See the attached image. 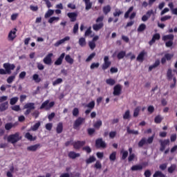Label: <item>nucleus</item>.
Here are the masks:
<instances>
[{
  "mask_svg": "<svg viewBox=\"0 0 177 177\" xmlns=\"http://www.w3.org/2000/svg\"><path fill=\"white\" fill-rule=\"evenodd\" d=\"M3 68H0V75H6V74H12V70L16 68L15 64L4 63L3 64Z\"/></svg>",
  "mask_w": 177,
  "mask_h": 177,
  "instance_id": "nucleus-1",
  "label": "nucleus"
},
{
  "mask_svg": "<svg viewBox=\"0 0 177 177\" xmlns=\"http://www.w3.org/2000/svg\"><path fill=\"white\" fill-rule=\"evenodd\" d=\"M22 137L20 136V133L17 132L14 134H10L7 138V141L8 143H12V145H15L17 143L19 140H21Z\"/></svg>",
  "mask_w": 177,
  "mask_h": 177,
  "instance_id": "nucleus-2",
  "label": "nucleus"
},
{
  "mask_svg": "<svg viewBox=\"0 0 177 177\" xmlns=\"http://www.w3.org/2000/svg\"><path fill=\"white\" fill-rule=\"evenodd\" d=\"M103 20H104V17L100 16L97 18L95 20L96 23L99 24H95L93 25V29L94 31H99L100 30H102L103 27H104V24L103 23Z\"/></svg>",
  "mask_w": 177,
  "mask_h": 177,
  "instance_id": "nucleus-3",
  "label": "nucleus"
},
{
  "mask_svg": "<svg viewBox=\"0 0 177 177\" xmlns=\"http://www.w3.org/2000/svg\"><path fill=\"white\" fill-rule=\"evenodd\" d=\"M155 134L152 136L149 137L147 140L146 138H142L138 142V147H142L145 145H151L154 140Z\"/></svg>",
  "mask_w": 177,
  "mask_h": 177,
  "instance_id": "nucleus-4",
  "label": "nucleus"
},
{
  "mask_svg": "<svg viewBox=\"0 0 177 177\" xmlns=\"http://www.w3.org/2000/svg\"><path fill=\"white\" fill-rule=\"evenodd\" d=\"M55 106V102H49V100L44 101L39 107L40 110H46V111H49L50 109H52Z\"/></svg>",
  "mask_w": 177,
  "mask_h": 177,
  "instance_id": "nucleus-5",
  "label": "nucleus"
},
{
  "mask_svg": "<svg viewBox=\"0 0 177 177\" xmlns=\"http://www.w3.org/2000/svg\"><path fill=\"white\" fill-rule=\"evenodd\" d=\"M24 109H26V111L24 112V115H28L32 110H35V103L28 102L24 106Z\"/></svg>",
  "mask_w": 177,
  "mask_h": 177,
  "instance_id": "nucleus-6",
  "label": "nucleus"
},
{
  "mask_svg": "<svg viewBox=\"0 0 177 177\" xmlns=\"http://www.w3.org/2000/svg\"><path fill=\"white\" fill-rule=\"evenodd\" d=\"M95 147L97 149H106L107 145L103 141V138H98L95 140Z\"/></svg>",
  "mask_w": 177,
  "mask_h": 177,
  "instance_id": "nucleus-7",
  "label": "nucleus"
},
{
  "mask_svg": "<svg viewBox=\"0 0 177 177\" xmlns=\"http://www.w3.org/2000/svg\"><path fill=\"white\" fill-rule=\"evenodd\" d=\"M84 122H85V118H78L73 124V129H78Z\"/></svg>",
  "mask_w": 177,
  "mask_h": 177,
  "instance_id": "nucleus-8",
  "label": "nucleus"
},
{
  "mask_svg": "<svg viewBox=\"0 0 177 177\" xmlns=\"http://www.w3.org/2000/svg\"><path fill=\"white\" fill-rule=\"evenodd\" d=\"M122 92V86L121 84H118L113 87V94L114 96H120Z\"/></svg>",
  "mask_w": 177,
  "mask_h": 177,
  "instance_id": "nucleus-9",
  "label": "nucleus"
},
{
  "mask_svg": "<svg viewBox=\"0 0 177 177\" xmlns=\"http://www.w3.org/2000/svg\"><path fill=\"white\" fill-rule=\"evenodd\" d=\"M110 66H111L110 59L109 58V56H105L104 57V63L102 65V69L104 71L107 70Z\"/></svg>",
  "mask_w": 177,
  "mask_h": 177,
  "instance_id": "nucleus-10",
  "label": "nucleus"
},
{
  "mask_svg": "<svg viewBox=\"0 0 177 177\" xmlns=\"http://www.w3.org/2000/svg\"><path fill=\"white\" fill-rule=\"evenodd\" d=\"M85 141H75L72 143V145L73 146V148L75 150H80V149H81V147H83V146H85Z\"/></svg>",
  "mask_w": 177,
  "mask_h": 177,
  "instance_id": "nucleus-11",
  "label": "nucleus"
},
{
  "mask_svg": "<svg viewBox=\"0 0 177 177\" xmlns=\"http://www.w3.org/2000/svg\"><path fill=\"white\" fill-rule=\"evenodd\" d=\"M53 56V53H48L43 59L44 64L47 66H50L52 64V57Z\"/></svg>",
  "mask_w": 177,
  "mask_h": 177,
  "instance_id": "nucleus-12",
  "label": "nucleus"
},
{
  "mask_svg": "<svg viewBox=\"0 0 177 177\" xmlns=\"http://www.w3.org/2000/svg\"><path fill=\"white\" fill-rule=\"evenodd\" d=\"M159 142L160 144V151H164L165 150V147H167V145H169V139L167 140H160Z\"/></svg>",
  "mask_w": 177,
  "mask_h": 177,
  "instance_id": "nucleus-13",
  "label": "nucleus"
},
{
  "mask_svg": "<svg viewBox=\"0 0 177 177\" xmlns=\"http://www.w3.org/2000/svg\"><path fill=\"white\" fill-rule=\"evenodd\" d=\"M66 56V53H62L60 56L54 62L55 66H62L63 64V60Z\"/></svg>",
  "mask_w": 177,
  "mask_h": 177,
  "instance_id": "nucleus-14",
  "label": "nucleus"
},
{
  "mask_svg": "<svg viewBox=\"0 0 177 177\" xmlns=\"http://www.w3.org/2000/svg\"><path fill=\"white\" fill-rule=\"evenodd\" d=\"M16 31H17V29L14 28V30H10L8 34V41H15V39L16 38Z\"/></svg>",
  "mask_w": 177,
  "mask_h": 177,
  "instance_id": "nucleus-15",
  "label": "nucleus"
},
{
  "mask_svg": "<svg viewBox=\"0 0 177 177\" xmlns=\"http://www.w3.org/2000/svg\"><path fill=\"white\" fill-rule=\"evenodd\" d=\"M66 41H70V37L66 36L64 39L57 41V42H55L54 44V46L57 48L58 46H60V45H62V44H64V42H66Z\"/></svg>",
  "mask_w": 177,
  "mask_h": 177,
  "instance_id": "nucleus-16",
  "label": "nucleus"
},
{
  "mask_svg": "<svg viewBox=\"0 0 177 177\" xmlns=\"http://www.w3.org/2000/svg\"><path fill=\"white\" fill-rule=\"evenodd\" d=\"M68 17L71 19V21L74 22L77 20V17H78V14L77 12H68L67 14Z\"/></svg>",
  "mask_w": 177,
  "mask_h": 177,
  "instance_id": "nucleus-17",
  "label": "nucleus"
},
{
  "mask_svg": "<svg viewBox=\"0 0 177 177\" xmlns=\"http://www.w3.org/2000/svg\"><path fill=\"white\" fill-rule=\"evenodd\" d=\"M41 147V144H36L27 147L28 151H37Z\"/></svg>",
  "mask_w": 177,
  "mask_h": 177,
  "instance_id": "nucleus-18",
  "label": "nucleus"
},
{
  "mask_svg": "<svg viewBox=\"0 0 177 177\" xmlns=\"http://www.w3.org/2000/svg\"><path fill=\"white\" fill-rule=\"evenodd\" d=\"M8 109H9V102L8 101L1 104L0 109L1 112L6 111Z\"/></svg>",
  "mask_w": 177,
  "mask_h": 177,
  "instance_id": "nucleus-19",
  "label": "nucleus"
},
{
  "mask_svg": "<svg viewBox=\"0 0 177 177\" xmlns=\"http://www.w3.org/2000/svg\"><path fill=\"white\" fill-rule=\"evenodd\" d=\"M69 158H72V160H75V158L78 157H81V154L77 153L75 151H70L68 154Z\"/></svg>",
  "mask_w": 177,
  "mask_h": 177,
  "instance_id": "nucleus-20",
  "label": "nucleus"
},
{
  "mask_svg": "<svg viewBox=\"0 0 177 177\" xmlns=\"http://www.w3.org/2000/svg\"><path fill=\"white\" fill-rule=\"evenodd\" d=\"M145 55H146V53L141 51L137 57V62H143V60H145Z\"/></svg>",
  "mask_w": 177,
  "mask_h": 177,
  "instance_id": "nucleus-21",
  "label": "nucleus"
},
{
  "mask_svg": "<svg viewBox=\"0 0 177 177\" xmlns=\"http://www.w3.org/2000/svg\"><path fill=\"white\" fill-rule=\"evenodd\" d=\"M56 132L57 133L59 134L63 132V122H59L56 127Z\"/></svg>",
  "mask_w": 177,
  "mask_h": 177,
  "instance_id": "nucleus-22",
  "label": "nucleus"
},
{
  "mask_svg": "<svg viewBox=\"0 0 177 177\" xmlns=\"http://www.w3.org/2000/svg\"><path fill=\"white\" fill-rule=\"evenodd\" d=\"M143 166L142 165H135L131 167V171H142Z\"/></svg>",
  "mask_w": 177,
  "mask_h": 177,
  "instance_id": "nucleus-23",
  "label": "nucleus"
},
{
  "mask_svg": "<svg viewBox=\"0 0 177 177\" xmlns=\"http://www.w3.org/2000/svg\"><path fill=\"white\" fill-rule=\"evenodd\" d=\"M102 11H103L104 15H109V13H110V12H111V7L109 5L105 6L103 7Z\"/></svg>",
  "mask_w": 177,
  "mask_h": 177,
  "instance_id": "nucleus-24",
  "label": "nucleus"
},
{
  "mask_svg": "<svg viewBox=\"0 0 177 177\" xmlns=\"http://www.w3.org/2000/svg\"><path fill=\"white\" fill-rule=\"evenodd\" d=\"M126 55H127V52L122 50L118 53L117 58L118 59V60H121V59H124Z\"/></svg>",
  "mask_w": 177,
  "mask_h": 177,
  "instance_id": "nucleus-25",
  "label": "nucleus"
},
{
  "mask_svg": "<svg viewBox=\"0 0 177 177\" xmlns=\"http://www.w3.org/2000/svg\"><path fill=\"white\" fill-rule=\"evenodd\" d=\"M65 61L66 63H68V64H73L74 63V59L70 56V55H66L65 56Z\"/></svg>",
  "mask_w": 177,
  "mask_h": 177,
  "instance_id": "nucleus-26",
  "label": "nucleus"
},
{
  "mask_svg": "<svg viewBox=\"0 0 177 177\" xmlns=\"http://www.w3.org/2000/svg\"><path fill=\"white\" fill-rule=\"evenodd\" d=\"M172 78H174V75H172V69L171 68H169L167 72V79L169 81H171V80H172Z\"/></svg>",
  "mask_w": 177,
  "mask_h": 177,
  "instance_id": "nucleus-27",
  "label": "nucleus"
},
{
  "mask_svg": "<svg viewBox=\"0 0 177 177\" xmlns=\"http://www.w3.org/2000/svg\"><path fill=\"white\" fill-rule=\"evenodd\" d=\"M160 63V59H156L155 61V63L149 67V71H151L153 68H156V67H158Z\"/></svg>",
  "mask_w": 177,
  "mask_h": 177,
  "instance_id": "nucleus-28",
  "label": "nucleus"
},
{
  "mask_svg": "<svg viewBox=\"0 0 177 177\" xmlns=\"http://www.w3.org/2000/svg\"><path fill=\"white\" fill-rule=\"evenodd\" d=\"M103 124V122L101 120H98L97 122H95L93 124V127L95 129H100V127Z\"/></svg>",
  "mask_w": 177,
  "mask_h": 177,
  "instance_id": "nucleus-29",
  "label": "nucleus"
},
{
  "mask_svg": "<svg viewBox=\"0 0 177 177\" xmlns=\"http://www.w3.org/2000/svg\"><path fill=\"white\" fill-rule=\"evenodd\" d=\"M162 120H164V118H162L161 115H158L154 118V122L156 124H161V122H162Z\"/></svg>",
  "mask_w": 177,
  "mask_h": 177,
  "instance_id": "nucleus-30",
  "label": "nucleus"
},
{
  "mask_svg": "<svg viewBox=\"0 0 177 177\" xmlns=\"http://www.w3.org/2000/svg\"><path fill=\"white\" fill-rule=\"evenodd\" d=\"M127 133H129V135H139L138 131L131 130V128H129V127H127Z\"/></svg>",
  "mask_w": 177,
  "mask_h": 177,
  "instance_id": "nucleus-31",
  "label": "nucleus"
},
{
  "mask_svg": "<svg viewBox=\"0 0 177 177\" xmlns=\"http://www.w3.org/2000/svg\"><path fill=\"white\" fill-rule=\"evenodd\" d=\"M106 84L107 85H109L110 86H113V85H115V80L113 78H109L106 80Z\"/></svg>",
  "mask_w": 177,
  "mask_h": 177,
  "instance_id": "nucleus-32",
  "label": "nucleus"
},
{
  "mask_svg": "<svg viewBox=\"0 0 177 177\" xmlns=\"http://www.w3.org/2000/svg\"><path fill=\"white\" fill-rule=\"evenodd\" d=\"M55 13V10L49 9L45 14L44 17L45 19H48L50 17V16H53V14Z\"/></svg>",
  "mask_w": 177,
  "mask_h": 177,
  "instance_id": "nucleus-33",
  "label": "nucleus"
},
{
  "mask_svg": "<svg viewBox=\"0 0 177 177\" xmlns=\"http://www.w3.org/2000/svg\"><path fill=\"white\" fill-rule=\"evenodd\" d=\"M109 160L110 161H115L117 160V152L113 151L109 155Z\"/></svg>",
  "mask_w": 177,
  "mask_h": 177,
  "instance_id": "nucleus-34",
  "label": "nucleus"
},
{
  "mask_svg": "<svg viewBox=\"0 0 177 177\" xmlns=\"http://www.w3.org/2000/svg\"><path fill=\"white\" fill-rule=\"evenodd\" d=\"M176 169V165L173 164L169 167H168L167 171L169 174H174Z\"/></svg>",
  "mask_w": 177,
  "mask_h": 177,
  "instance_id": "nucleus-35",
  "label": "nucleus"
},
{
  "mask_svg": "<svg viewBox=\"0 0 177 177\" xmlns=\"http://www.w3.org/2000/svg\"><path fill=\"white\" fill-rule=\"evenodd\" d=\"M17 102H19L18 97H12L10 100V104H11V106H15V104H16V103H17Z\"/></svg>",
  "mask_w": 177,
  "mask_h": 177,
  "instance_id": "nucleus-36",
  "label": "nucleus"
},
{
  "mask_svg": "<svg viewBox=\"0 0 177 177\" xmlns=\"http://www.w3.org/2000/svg\"><path fill=\"white\" fill-rule=\"evenodd\" d=\"M39 127H41V122H37L31 127V129L33 131H38Z\"/></svg>",
  "mask_w": 177,
  "mask_h": 177,
  "instance_id": "nucleus-37",
  "label": "nucleus"
},
{
  "mask_svg": "<svg viewBox=\"0 0 177 177\" xmlns=\"http://www.w3.org/2000/svg\"><path fill=\"white\" fill-rule=\"evenodd\" d=\"M131 118V111L127 110L125 111L124 114L123 115L124 120H129Z\"/></svg>",
  "mask_w": 177,
  "mask_h": 177,
  "instance_id": "nucleus-38",
  "label": "nucleus"
},
{
  "mask_svg": "<svg viewBox=\"0 0 177 177\" xmlns=\"http://www.w3.org/2000/svg\"><path fill=\"white\" fill-rule=\"evenodd\" d=\"M146 30V24H141L138 28V32H142V31H145Z\"/></svg>",
  "mask_w": 177,
  "mask_h": 177,
  "instance_id": "nucleus-39",
  "label": "nucleus"
},
{
  "mask_svg": "<svg viewBox=\"0 0 177 177\" xmlns=\"http://www.w3.org/2000/svg\"><path fill=\"white\" fill-rule=\"evenodd\" d=\"M168 39H171V41H174V35H167L162 37L163 41H168Z\"/></svg>",
  "mask_w": 177,
  "mask_h": 177,
  "instance_id": "nucleus-40",
  "label": "nucleus"
},
{
  "mask_svg": "<svg viewBox=\"0 0 177 177\" xmlns=\"http://www.w3.org/2000/svg\"><path fill=\"white\" fill-rule=\"evenodd\" d=\"M60 18L59 17H52L48 19V23L52 24L54 21H59Z\"/></svg>",
  "mask_w": 177,
  "mask_h": 177,
  "instance_id": "nucleus-41",
  "label": "nucleus"
},
{
  "mask_svg": "<svg viewBox=\"0 0 177 177\" xmlns=\"http://www.w3.org/2000/svg\"><path fill=\"white\" fill-rule=\"evenodd\" d=\"M133 10V6H131L124 14V19H129V14Z\"/></svg>",
  "mask_w": 177,
  "mask_h": 177,
  "instance_id": "nucleus-42",
  "label": "nucleus"
},
{
  "mask_svg": "<svg viewBox=\"0 0 177 177\" xmlns=\"http://www.w3.org/2000/svg\"><path fill=\"white\" fill-rule=\"evenodd\" d=\"M153 177H165V175L162 174V171H156L153 175Z\"/></svg>",
  "mask_w": 177,
  "mask_h": 177,
  "instance_id": "nucleus-43",
  "label": "nucleus"
},
{
  "mask_svg": "<svg viewBox=\"0 0 177 177\" xmlns=\"http://www.w3.org/2000/svg\"><path fill=\"white\" fill-rule=\"evenodd\" d=\"M13 127H15V124H13L12 123H7L5 124V129L6 131H10V129H12Z\"/></svg>",
  "mask_w": 177,
  "mask_h": 177,
  "instance_id": "nucleus-44",
  "label": "nucleus"
},
{
  "mask_svg": "<svg viewBox=\"0 0 177 177\" xmlns=\"http://www.w3.org/2000/svg\"><path fill=\"white\" fill-rule=\"evenodd\" d=\"M25 138L28 139V140H30V141L35 140V138H33L32 135H31V133H30L29 132L26 133Z\"/></svg>",
  "mask_w": 177,
  "mask_h": 177,
  "instance_id": "nucleus-45",
  "label": "nucleus"
},
{
  "mask_svg": "<svg viewBox=\"0 0 177 177\" xmlns=\"http://www.w3.org/2000/svg\"><path fill=\"white\" fill-rule=\"evenodd\" d=\"M122 153V158L121 160H127V158L128 157V151H121Z\"/></svg>",
  "mask_w": 177,
  "mask_h": 177,
  "instance_id": "nucleus-46",
  "label": "nucleus"
},
{
  "mask_svg": "<svg viewBox=\"0 0 177 177\" xmlns=\"http://www.w3.org/2000/svg\"><path fill=\"white\" fill-rule=\"evenodd\" d=\"M32 80L37 83L41 82V78H39V75L38 74H34Z\"/></svg>",
  "mask_w": 177,
  "mask_h": 177,
  "instance_id": "nucleus-47",
  "label": "nucleus"
},
{
  "mask_svg": "<svg viewBox=\"0 0 177 177\" xmlns=\"http://www.w3.org/2000/svg\"><path fill=\"white\" fill-rule=\"evenodd\" d=\"M79 44L80 46H85V45H86V41L85 40V38L81 37L79 39Z\"/></svg>",
  "mask_w": 177,
  "mask_h": 177,
  "instance_id": "nucleus-48",
  "label": "nucleus"
},
{
  "mask_svg": "<svg viewBox=\"0 0 177 177\" xmlns=\"http://www.w3.org/2000/svg\"><path fill=\"white\" fill-rule=\"evenodd\" d=\"M63 82V79L57 78L53 82V86H56V85H59V84H62Z\"/></svg>",
  "mask_w": 177,
  "mask_h": 177,
  "instance_id": "nucleus-49",
  "label": "nucleus"
},
{
  "mask_svg": "<svg viewBox=\"0 0 177 177\" xmlns=\"http://www.w3.org/2000/svg\"><path fill=\"white\" fill-rule=\"evenodd\" d=\"M72 113L73 117H78L80 115V109H78V108H74Z\"/></svg>",
  "mask_w": 177,
  "mask_h": 177,
  "instance_id": "nucleus-50",
  "label": "nucleus"
},
{
  "mask_svg": "<svg viewBox=\"0 0 177 177\" xmlns=\"http://www.w3.org/2000/svg\"><path fill=\"white\" fill-rule=\"evenodd\" d=\"M100 66V64H99V62H97V63H93L91 64V66H90V68L91 70H93L95 68H99V66Z\"/></svg>",
  "mask_w": 177,
  "mask_h": 177,
  "instance_id": "nucleus-51",
  "label": "nucleus"
},
{
  "mask_svg": "<svg viewBox=\"0 0 177 177\" xmlns=\"http://www.w3.org/2000/svg\"><path fill=\"white\" fill-rule=\"evenodd\" d=\"M16 78V76L15 75H11V76H9L8 78H7V82L8 84H12V82H13V81H15V79Z\"/></svg>",
  "mask_w": 177,
  "mask_h": 177,
  "instance_id": "nucleus-52",
  "label": "nucleus"
},
{
  "mask_svg": "<svg viewBox=\"0 0 177 177\" xmlns=\"http://www.w3.org/2000/svg\"><path fill=\"white\" fill-rule=\"evenodd\" d=\"M94 168H95L96 169H102V163H100V161L97 160L95 165H94Z\"/></svg>",
  "mask_w": 177,
  "mask_h": 177,
  "instance_id": "nucleus-53",
  "label": "nucleus"
},
{
  "mask_svg": "<svg viewBox=\"0 0 177 177\" xmlns=\"http://www.w3.org/2000/svg\"><path fill=\"white\" fill-rule=\"evenodd\" d=\"M151 15H155L154 11L153 10H149L147 12H146V16L150 19V17H151Z\"/></svg>",
  "mask_w": 177,
  "mask_h": 177,
  "instance_id": "nucleus-54",
  "label": "nucleus"
},
{
  "mask_svg": "<svg viewBox=\"0 0 177 177\" xmlns=\"http://www.w3.org/2000/svg\"><path fill=\"white\" fill-rule=\"evenodd\" d=\"M139 111H140V108L138 106L134 109L133 117H138V115H139Z\"/></svg>",
  "mask_w": 177,
  "mask_h": 177,
  "instance_id": "nucleus-55",
  "label": "nucleus"
},
{
  "mask_svg": "<svg viewBox=\"0 0 177 177\" xmlns=\"http://www.w3.org/2000/svg\"><path fill=\"white\" fill-rule=\"evenodd\" d=\"M32 116L37 120L39 117V111H35L33 113H32Z\"/></svg>",
  "mask_w": 177,
  "mask_h": 177,
  "instance_id": "nucleus-56",
  "label": "nucleus"
},
{
  "mask_svg": "<svg viewBox=\"0 0 177 177\" xmlns=\"http://www.w3.org/2000/svg\"><path fill=\"white\" fill-rule=\"evenodd\" d=\"M165 57L166 58V59L167 61H169V60H171V59H172L174 57V54L167 53L165 55Z\"/></svg>",
  "mask_w": 177,
  "mask_h": 177,
  "instance_id": "nucleus-57",
  "label": "nucleus"
},
{
  "mask_svg": "<svg viewBox=\"0 0 177 177\" xmlns=\"http://www.w3.org/2000/svg\"><path fill=\"white\" fill-rule=\"evenodd\" d=\"M52 128H53V124L47 123L46 124V129H47V131H52Z\"/></svg>",
  "mask_w": 177,
  "mask_h": 177,
  "instance_id": "nucleus-58",
  "label": "nucleus"
},
{
  "mask_svg": "<svg viewBox=\"0 0 177 177\" xmlns=\"http://www.w3.org/2000/svg\"><path fill=\"white\" fill-rule=\"evenodd\" d=\"M11 109L13 110V111H20V105H15L11 107Z\"/></svg>",
  "mask_w": 177,
  "mask_h": 177,
  "instance_id": "nucleus-59",
  "label": "nucleus"
},
{
  "mask_svg": "<svg viewBox=\"0 0 177 177\" xmlns=\"http://www.w3.org/2000/svg\"><path fill=\"white\" fill-rule=\"evenodd\" d=\"M133 160H135V153H130L128 157L129 162H131V161H133Z\"/></svg>",
  "mask_w": 177,
  "mask_h": 177,
  "instance_id": "nucleus-60",
  "label": "nucleus"
},
{
  "mask_svg": "<svg viewBox=\"0 0 177 177\" xmlns=\"http://www.w3.org/2000/svg\"><path fill=\"white\" fill-rule=\"evenodd\" d=\"M37 66L38 70L42 71L44 70V68H45V66H44V64H41V62H37Z\"/></svg>",
  "mask_w": 177,
  "mask_h": 177,
  "instance_id": "nucleus-61",
  "label": "nucleus"
},
{
  "mask_svg": "<svg viewBox=\"0 0 177 177\" xmlns=\"http://www.w3.org/2000/svg\"><path fill=\"white\" fill-rule=\"evenodd\" d=\"M95 108V101H91L89 102V113H91V110Z\"/></svg>",
  "mask_w": 177,
  "mask_h": 177,
  "instance_id": "nucleus-62",
  "label": "nucleus"
},
{
  "mask_svg": "<svg viewBox=\"0 0 177 177\" xmlns=\"http://www.w3.org/2000/svg\"><path fill=\"white\" fill-rule=\"evenodd\" d=\"M147 110L150 114H153V113H154V106L153 105H150L148 106Z\"/></svg>",
  "mask_w": 177,
  "mask_h": 177,
  "instance_id": "nucleus-63",
  "label": "nucleus"
},
{
  "mask_svg": "<svg viewBox=\"0 0 177 177\" xmlns=\"http://www.w3.org/2000/svg\"><path fill=\"white\" fill-rule=\"evenodd\" d=\"M144 175L145 177H150L151 176V171L149 169H147L145 171Z\"/></svg>",
  "mask_w": 177,
  "mask_h": 177,
  "instance_id": "nucleus-64",
  "label": "nucleus"
}]
</instances>
